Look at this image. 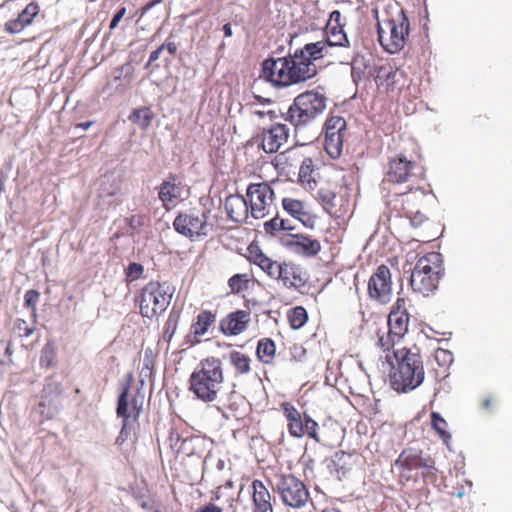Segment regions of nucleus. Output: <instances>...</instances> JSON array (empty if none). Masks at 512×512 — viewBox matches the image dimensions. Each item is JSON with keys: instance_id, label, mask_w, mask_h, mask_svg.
Masks as SVG:
<instances>
[{"instance_id": "nucleus-1", "label": "nucleus", "mask_w": 512, "mask_h": 512, "mask_svg": "<svg viewBox=\"0 0 512 512\" xmlns=\"http://www.w3.org/2000/svg\"><path fill=\"white\" fill-rule=\"evenodd\" d=\"M386 360L391 366L390 385L398 393H407L423 383L425 370L418 351L407 347L396 348L391 355H386Z\"/></svg>"}, {"instance_id": "nucleus-2", "label": "nucleus", "mask_w": 512, "mask_h": 512, "mask_svg": "<svg viewBox=\"0 0 512 512\" xmlns=\"http://www.w3.org/2000/svg\"><path fill=\"white\" fill-rule=\"evenodd\" d=\"M377 32L378 41L386 52L395 54L403 50L410 33V21L403 8L396 3L378 18Z\"/></svg>"}, {"instance_id": "nucleus-3", "label": "nucleus", "mask_w": 512, "mask_h": 512, "mask_svg": "<svg viewBox=\"0 0 512 512\" xmlns=\"http://www.w3.org/2000/svg\"><path fill=\"white\" fill-rule=\"evenodd\" d=\"M224 382L222 361L214 356L202 359L190 375V391L204 402L217 399Z\"/></svg>"}, {"instance_id": "nucleus-4", "label": "nucleus", "mask_w": 512, "mask_h": 512, "mask_svg": "<svg viewBox=\"0 0 512 512\" xmlns=\"http://www.w3.org/2000/svg\"><path fill=\"white\" fill-rule=\"evenodd\" d=\"M444 273L443 256L439 252H428L420 256L411 272L412 290L423 296L434 293Z\"/></svg>"}, {"instance_id": "nucleus-5", "label": "nucleus", "mask_w": 512, "mask_h": 512, "mask_svg": "<svg viewBox=\"0 0 512 512\" xmlns=\"http://www.w3.org/2000/svg\"><path fill=\"white\" fill-rule=\"evenodd\" d=\"M327 97L318 91H305L295 97L288 108L285 120L294 126L295 131L311 125L326 109Z\"/></svg>"}, {"instance_id": "nucleus-6", "label": "nucleus", "mask_w": 512, "mask_h": 512, "mask_svg": "<svg viewBox=\"0 0 512 512\" xmlns=\"http://www.w3.org/2000/svg\"><path fill=\"white\" fill-rule=\"evenodd\" d=\"M425 179V169L414 160L408 159L403 153L391 157L387 163L384 183L409 184V191L416 189L420 181Z\"/></svg>"}, {"instance_id": "nucleus-7", "label": "nucleus", "mask_w": 512, "mask_h": 512, "mask_svg": "<svg viewBox=\"0 0 512 512\" xmlns=\"http://www.w3.org/2000/svg\"><path fill=\"white\" fill-rule=\"evenodd\" d=\"M263 271L272 279L280 282L287 289L300 290L304 288L308 281L309 275L307 270L299 263L292 260H265Z\"/></svg>"}, {"instance_id": "nucleus-8", "label": "nucleus", "mask_w": 512, "mask_h": 512, "mask_svg": "<svg viewBox=\"0 0 512 512\" xmlns=\"http://www.w3.org/2000/svg\"><path fill=\"white\" fill-rule=\"evenodd\" d=\"M327 54V44L323 41L307 43L302 48L296 49L293 54L287 55L300 82H305L317 74L316 60L322 59Z\"/></svg>"}, {"instance_id": "nucleus-9", "label": "nucleus", "mask_w": 512, "mask_h": 512, "mask_svg": "<svg viewBox=\"0 0 512 512\" xmlns=\"http://www.w3.org/2000/svg\"><path fill=\"white\" fill-rule=\"evenodd\" d=\"M280 411L286 421L289 435L293 438L308 437L320 442L319 424L307 412H301L291 402L280 403Z\"/></svg>"}, {"instance_id": "nucleus-10", "label": "nucleus", "mask_w": 512, "mask_h": 512, "mask_svg": "<svg viewBox=\"0 0 512 512\" xmlns=\"http://www.w3.org/2000/svg\"><path fill=\"white\" fill-rule=\"evenodd\" d=\"M318 198L334 220L345 221L351 215L350 201L344 186L327 182L319 188Z\"/></svg>"}, {"instance_id": "nucleus-11", "label": "nucleus", "mask_w": 512, "mask_h": 512, "mask_svg": "<svg viewBox=\"0 0 512 512\" xmlns=\"http://www.w3.org/2000/svg\"><path fill=\"white\" fill-rule=\"evenodd\" d=\"M273 196L274 192L268 183H252L248 186L247 197L253 218L260 220L269 217L263 224H277V218L273 216Z\"/></svg>"}, {"instance_id": "nucleus-12", "label": "nucleus", "mask_w": 512, "mask_h": 512, "mask_svg": "<svg viewBox=\"0 0 512 512\" xmlns=\"http://www.w3.org/2000/svg\"><path fill=\"white\" fill-rule=\"evenodd\" d=\"M395 465L403 470H421L425 482L434 483L437 480V468L435 460L421 449L414 447L405 448L395 461Z\"/></svg>"}, {"instance_id": "nucleus-13", "label": "nucleus", "mask_w": 512, "mask_h": 512, "mask_svg": "<svg viewBox=\"0 0 512 512\" xmlns=\"http://www.w3.org/2000/svg\"><path fill=\"white\" fill-rule=\"evenodd\" d=\"M265 229L268 234L277 237L284 246L294 248L305 256H316L321 250L318 240L303 234H292L294 226H265Z\"/></svg>"}, {"instance_id": "nucleus-14", "label": "nucleus", "mask_w": 512, "mask_h": 512, "mask_svg": "<svg viewBox=\"0 0 512 512\" xmlns=\"http://www.w3.org/2000/svg\"><path fill=\"white\" fill-rule=\"evenodd\" d=\"M276 491L284 505L296 509L304 507L310 499L305 483L292 474L278 476Z\"/></svg>"}, {"instance_id": "nucleus-15", "label": "nucleus", "mask_w": 512, "mask_h": 512, "mask_svg": "<svg viewBox=\"0 0 512 512\" xmlns=\"http://www.w3.org/2000/svg\"><path fill=\"white\" fill-rule=\"evenodd\" d=\"M297 75L298 73L295 72L285 56L264 60L260 77L276 87H288L301 83Z\"/></svg>"}, {"instance_id": "nucleus-16", "label": "nucleus", "mask_w": 512, "mask_h": 512, "mask_svg": "<svg viewBox=\"0 0 512 512\" xmlns=\"http://www.w3.org/2000/svg\"><path fill=\"white\" fill-rule=\"evenodd\" d=\"M133 382V372L129 371L124 375L119 385L116 414L117 417L122 419V427L115 441V444L119 446L123 445L130 436L133 422L136 420L135 418L131 419V412L129 410V395Z\"/></svg>"}, {"instance_id": "nucleus-17", "label": "nucleus", "mask_w": 512, "mask_h": 512, "mask_svg": "<svg viewBox=\"0 0 512 512\" xmlns=\"http://www.w3.org/2000/svg\"><path fill=\"white\" fill-rule=\"evenodd\" d=\"M372 76L379 92L386 94L400 92L410 83L404 70L395 68L389 63L375 66Z\"/></svg>"}, {"instance_id": "nucleus-18", "label": "nucleus", "mask_w": 512, "mask_h": 512, "mask_svg": "<svg viewBox=\"0 0 512 512\" xmlns=\"http://www.w3.org/2000/svg\"><path fill=\"white\" fill-rule=\"evenodd\" d=\"M369 297L381 304H387L392 295L391 271L386 265H380L370 276L368 281Z\"/></svg>"}, {"instance_id": "nucleus-19", "label": "nucleus", "mask_w": 512, "mask_h": 512, "mask_svg": "<svg viewBox=\"0 0 512 512\" xmlns=\"http://www.w3.org/2000/svg\"><path fill=\"white\" fill-rule=\"evenodd\" d=\"M346 22L342 18V14L339 10H334L330 13L329 19L325 27V42L328 47L332 46H349V40L344 31Z\"/></svg>"}, {"instance_id": "nucleus-20", "label": "nucleus", "mask_w": 512, "mask_h": 512, "mask_svg": "<svg viewBox=\"0 0 512 512\" xmlns=\"http://www.w3.org/2000/svg\"><path fill=\"white\" fill-rule=\"evenodd\" d=\"M289 138V128L285 124L274 123L261 133L260 147L266 153H276Z\"/></svg>"}, {"instance_id": "nucleus-21", "label": "nucleus", "mask_w": 512, "mask_h": 512, "mask_svg": "<svg viewBox=\"0 0 512 512\" xmlns=\"http://www.w3.org/2000/svg\"><path fill=\"white\" fill-rule=\"evenodd\" d=\"M250 321V311L236 310L228 313L219 321V330L225 336H237L248 328Z\"/></svg>"}, {"instance_id": "nucleus-22", "label": "nucleus", "mask_w": 512, "mask_h": 512, "mask_svg": "<svg viewBox=\"0 0 512 512\" xmlns=\"http://www.w3.org/2000/svg\"><path fill=\"white\" fill-rule=\"evenodd\" d=\"M160 302V281H151L141 291L140 311L144 318L159 319L157 306Z\"/></svg>"}, {"instance_id": "nucleus-23", "label": "nucleus", "mask_w": 512, "mask_h": 512, "mask_svg": "<svg viewBox=\"0 0 512 512\" xmlns=\"http://www.w3.org/2000/svg\"><path fill=\"white\" fill-rule=\"evenodd\" d=\"M188 194L189 189L175 177L162 183V205L168 211L182 202Z\"/></svg>"}, {"instance_id": "nucleus-24", "label": "nucleus", "mask_w": 512, "mask_h": 512, "mask_svg": "<svg viewBox=\"0 0 512 512\" xmlns=\"http://www.w3.org/2000/svg\"><path fill=\"white\" fill-rule=\"evenodd\" d=\"M121 180L114 174H106L100 180L99 198L103 205L118 204L122 201Z\"/></svg>"}, {"instance_id": "nucleus-25", "label": "nucleus", "mask_w": 512, "mask_h": 512, "mask_svg": "<svg viewBox=\"0 0 512 512\" xmlns=\"http://www.w3.org/2000/svg\"><path fill=\"white\" fill-rule=\"evenodd\" d=\"M217 321V313L212 310H201L195 317L190 326V333L192 336V343L198 344L202 341L203 337L214 328Z\"/></svg>"}, {"instance_id": "nucleus-26", "label": "nucleus", "mask_w": 512, "mask_h": 512, "mask_svg": "<svg viewBox=\"0 0 512 512\" xmlns=\"http://www.w3.org/2000/svg\"><path fill=\"white\" fill-rule=\"evenodd\" d=\"M284 211L301 224H310L315 221V216L305 202L292 197H284L282 199Z\"/></svg>"}, {"instance_id": "nucleus-27", "label": "nucleus", "mask_w": 512, "mask_h": 512, "mask_svg": "<svg viewBox=\"0 0 512 512\" xmlns=\"http://www.w3.org/2000/svg\"><path fill=\"white\" fill-rule=\"evenodd\" d=\"M40 11L39 5L35 2L29 3L15 19H10L5 23V30L10 34H17L30 25L33 19Z\"/></svg>"}, {"instance_id": "nucleus-28", "label": "nucleus", "mask_w": 512, "mask_h": 512, "mask_svg": "<svg viewBox=\"0 0 512 512\" xmlns=\"http://www.w3.org/2000/svg\"><path fill=\"white\" fill-rule=\"evenodd\" d=\"M251 488L253 512H273L272 496L264 483L255 479Z\"/></svg>"}, {"instance_id": "nucleus-29", "label": "nucleus", "mask_w": 512, "mask_h": 512, "mask_svg": "<svg viewBox=\"0 0 512 512\" xmlns=\"http://www.w3.org/2000/svg\"><path fill=\"white\" fill-rule=\"evenodd\" d=\"M306 156L299 148H290L284 152L279 153L275 159V167L282 173L289 174L291 170H295L300 166L301 162Z\"/></svg>"}, {"instance_id": "nucleus-30", "label": "nucleus", "mask_w": 512, "mask_h": 512, "mask_svg": "<svg viewBox=\"0 0 512 512\" xmlns=\"http://www.w3.org/2000/svg\"><path fill=\"white\" fill-rule=\"evenodd\" d=\"M225 209L231 221L236 223L244 222L249 215V208L242 196L231 195L226 198Z\"/></svg>"}, {"instance_id": "nucleus-31", "label": "nucleus", "mask_w": 512, "mask_h": 512, "mask_svg": "<svg viewBox=\"0 0 512 512\" xmlns=\"http://www.w3.org/2000/svg\"><path fill=\"white\" fill-rule=\"evenodd\" d=\"M59 401H51L40 398L38 404L32 409L31 418L42 425L45 421L52 420L59 413Z\"/></svg>"}, {"instance_id": "nucleus-32", "label": "nucleus", "mask_w": 512, "mask_h": 512, "mask_svg": "<svg viewBox=\"0 0 512 512\" xmlns=\"http://www.w3.org/2000/svg\"><path fill=\"white\" fill-rule=\"evenodd\" d=\"M297 181L306 190H314L316 188L315 164L311 157H305L301 162Z\"/></svg>"}, {"instance_id": "nucleus-33", "label": "nucleus", "mask_w": 512, "mask_h": 512, "mask_svg": "<svg viewBox=\"0 0 512 512\" xmlns=\"http://www.w3.org/2000/svg\"><path fill=\"white\" fill-rule=\"evenodd\" d=\"M410 317L409 314L390 311L388 315L387 325L392 335L404 337L408 332Z\"/></svg>"}, {"instance_id": "nucleus-34", "label": "nucleus", "mask_w": 512, "mask_h": 512, "mask_svg": "<svg viewBox=\"0 0 512 512\" xmlns=\"http://www.w3.org/2000/svg\"><path fill=\"white\" fill-rule=\"evenodd\" d=\"M276 355V344L275 342L268 337L261 338L256 347V357L257 359L266 365H270L274 362Z\"/></svg>"}, {"instance_id": "nucleus-35", "label": "nucleus", "mask_w": 512, "mask_h": 512, "mask_svg": "<svg viewBox=\"0 0 512 512\" xmlns=\"http://www.w3.org/2000/svg\"><path fill=\"white\" fill-rule=\"evenodd\" d=\"M158 350L156 353L150 348L147 347L144 351L143 358V367L140 372L139 382L143 385L145 379L147 378L151 382V390H153V382L151 381L152 376L155 374V358L157 356Z\"/></svg>"}, {"instance_id": "nucleus-36", "label": "nucleus", "mask_w": 512, "mask_h": 512, "mask_svg": "<svg viewBox=\"0 0 512 512\" xmlns=\"http://www.w3.org/2000/svg\"><path fill=\"white\" fill-rule=\"evenodd\" d=\"M346 135H324V150L332 159L342 155Z\"/></svg>"}, {"instance_id": "nucleus-37", "label": "nucleus", "mask_w": 512, "mask_h": 512, "mask_svg": "<svg viewBox=\"0 0 512 512\" xmlns=\"http://www.w3.org/2000/svg\"><path fill=\"white\" fill-rule=\"evenodd\" d=\"M230 364L239 375H246L251 371V358L237 350H232L229 353Z\"/></svg>"}, {"instance_id": "nucleus-38", "label": "nucleus", "mask_w": 512, "mask_h": 512, "mask_svg": "<svg viewBox=\"0 0 512 512\" xmlns=\"http://www.w3.org/2000/svg\"><path fill=\"white\" fill-rule=\"evenodd\" d=\"M57 349L52 339H48L42 347L39 358V365L41 368L49 369L56 365Z\"/></svg>"}, {"instance_id": "nucleus-39", "label": "nucleus", "mask_w": 512, "mask_h": 512, "mask_svg": "<svg viewBox=\"0 0 512 512\" xmlns=\"http://www.w3.org/2000/svg\"><path fill=\"white\" fill-rule=\"evenodd\" d=\"M154 114L149 107H141L134 109L128 119L137 124L141 129H146L150 126Z\"/></svg>"}, {"instance_id": "nucleus-40", "label": "nucleus", "mask_w": 512, "mask_h": 512, "mask_svg": "<svg viewBox=\"0 0 512 512\" xmlns=\"http://www.w3.org/2000/svg\"><path fill=\"white\" fill-rule=\"evenodd\" d=\"M434 361L438 368H435L437 374L444 375L454 361L451 351L443 348H438L434 352Z\"/></svg>"}, {"instance_id": "nucleus-41", "label": "nucleus", "mask_w": 512, "mask_h": 512, "mask_svg": "<svg viewBox=\"0 0 512 512\" xmlns=\"http://www.w3.org/2000/svg\"><path fill=\"white\" fill-rule=\"evenodd\" d=\"M289 325L292 329L302 328L308 321L307 310L303 306H296L287 312Z\"/></svg>"}, {"instance_id": "nucleus-42", "label": "nucleus", "mask_w": 512, "mask_h": 512, "mask_svg": "<svg viewBox=\"0 0 512 512\" xmlns=\"http://www.w3.org/2000/svg\"><path fill=\"white\" fill-rule=\"evenodd\" d=\"M325 135H346L347 124L343 117L332 116L328 118L324 125Z\"/></svg>"}, {"instance_id": "nucleus-43", "label": "nucleus", "mask_w": 512, "mask_h": 512, "mask_svg": "<svg viewBox=\"0 0 512 512\" xmlns=\"http://www.w3.org/2000/svg\"><path fill=\"white\" fill-rule=\"evenodd\" d=\"M431 425L443 442L448 444L451 439V434L447 430L448 424L438 412L431 413Z\"/></svg>"}, {"instance_id": "nucleus-44", "label": "nucleus", "mask_w": 512, "mask_h": 512, "mask_svg": "<svg viewBox=\"0 0 512 512\" xmlns=\"http://www.w3.org/2000/svg\"><path fill=\"white\" fill-rule=\"evenodd\" d=\"M403 338L400 336L392 335L391 330H387L385 333H378L377 346L383 352H389L390 350H395L396 344H398Z\"/></svg>"}, {"instance_id": "nucleus-45", "label": "nucleus", "mask_w": 512, "mask_h": 512, "mask_svg": "<svg viewBox=\"0 0 512 512\" xmlns=\"http://www.w3.org/2000/svg\"><path fill=\"white\" fill-rule=\"evenodd\" d=\"M62 393V385L59 382L48 381L45 383L40 398L51 400V401H59V396Z\"/></svg>"}, {"instance_id": "nucleus-46", "label": "nucleus", "mask_w": 512, "mask_h": 512, "mask_svg": "<svg viewBox=\"0 0 512 512\" xmlns=\"http://www.w3.org/2000/svg\"><path fill=\"white\" fill-rule=\"evenodd\" d=\"M249 281L248 274H235L229 279L228 285L232 293L238 294L248 289Z\"/></svg>"}, {"instance_id": "nucleus-47", "label": "nucleus", "mask_w": 512, "mask_h": 512, "mask_svg": "<svg viewBox=\"0 0 512 512\" xmlns=\"http://www.w3.org/2000/svg\"><path fill=\"white\" fill-rule=\"evenodd\" d=\"M175 230L190 238L192 241L197 240L200 236L206 235L205 228L207 226H174Z\"/></svg>"}, {"instance_id": "nucleus-48", "label": "nucleus", "mask_w": 512, "mask_h": 512, "mask_svg": "<svg viewBox=\"0 0 512 512\" xmlns=\"http://www.w3.org/2000/svg\"><path fill=\"white\" fill-rule=\"evenodd\" d=\"M180 319V311L177 309H172L169 317L165 323V331L164 336L168 338V341L172 338L173 334L175 333L178 322Z\"/></svg>"}, {"instance_id": "nucleus-49", "label": "nucleus", "mask_w": 512, "mask_h": 512, "mask_svg": "<svg viewBox=\"0 0 512 512\" xmlns=\"http://www.w3.org/2000/svg\"><path fill=\"white\" fill-rule=\"evenodd\" d=\"M125 277L127 282H133L142 277L144 273V267L138 262H129L128 266L125 267Z\"/></svg>"}, {"instance_id": "nucleus-50", "label": "nucleus", "mask_w": 512, "mask_h": 512, "mask_svg": "<svg viewBox=\"0 0 512 512\" xmlns=\"http://www.w3.org/2000/svg\"><path fill=\"white\" fill-rule=\"evenodd\" d=\"M347 454L345 452H338L332 458L333 472H335L338 479H341L347 472L345 468V458Z\"/></svg>"}, {"instance_id": "nucleus-51", "label": "nucleus", "mask_w": 512, "mask_h": 512, "mask_svg": "<svg viewBox=\"0 0 512 512\" xmlns=\"http://www.w3.org/2000/svg\"><path fill=\"white\" fill-rule=\"evenodd\" d=\"M248 252H249V259L257 266H259L262 270H263V267H264V264H261L262 263V259H265V260H272L271 258H269L268 256H266L262 250L259 248L258 245L256 244H250L249 247H248Z\"/></svg>"}, {"instance_id": "nucleus-52", "label": "nucleus", "mask_w": 512, "mask_h": 512, "mask_svg": "<svg viewBox=\"0 0 512 512\" xmlns=\"http://www.w3.org/2000/svg\"><path fill=\"white\" fill-rule=\"evenodd\" d=\"M160 3V0H149L142 8L139 17V21L142 23H148L151 19H154V15L152 14V9ZM158 16L155 15V19Z\"/></svg>"}, {"instance_id": "nucleus-53", "label": "nucleus", "mask_w": 512, "mask_h": 512, "mask_svg": "<svg viewBox=\"0 0 512 512\" xmlns=\"http://www.w3.org/2000/svg\"><path fill=\"white\" fill-rule=\"evenodd\" d=\"M40 298V292L37 289H29L24 294V306L35 312L36 305Z\"/></svg>"}, {"instance_id": "nucleus-54", "label": "nucleus", "mask_w": 512, "mask_h": 512, "mask_svg": "<svg viewBox=\"0 0 512 512\" xmlns=\"http://www.w3.org/2000/svg\"><path fill=\"white\" fill-rule=\"evenodd\" d=\"M289 353H290L291 361H294V362L304 361L306 358V355H307L306 349L304 348V346L302 344H299V343L293 344L289 349Z\"/></svg>"}, {"instance_id": "nucleus-55", "label": "nucleus", "mask_w": 512, "mask_h": 512, "mask_svg": "<svg viewBox=\"0 0 512 512\" xmlns=\"http://www.w3.org/2000/svg\"><path fill=\"white\" fill-rule=\"evenodd\" d=\"M141 386L143 385L141 384ZM141 388L142 387L137 388L136 394L131 399V407L133 412L135 413V419L139 416L144 401V394L141 393Z\"/></svg>"}, {"instance_id": "nucleus-56", "label": "nucleus", "mask_w": 512, "mask_h": 512, "mask_svg": "<svg viewBox=\"0 0 512 512\" xmlns=\"http://www.w3.org/2000/svg\"><path fill=\"white\" fill-rule=\"evenodd\" d=\"M194 222L198 224H206L207 220L205 218L200 219L198 217H194L193 215L178 214L174 219L173 224H194Z\"/></svg>"}, {"instance_id": "nucleus-57", "label": "nucleus", "mask_w": 512, "mask_h": 512, "mask_svg": "<svg viewBox=\"0 0 512 512\" xmlns=\"http://www.w3.org/2000/svg\"><path fill=\"white\" fill-rule=\"evenodd\" d=\"M404 216L409 219L410 224H422L427 218L419 210L412 212L404 209Z\"/></svg>"}, {"instance_id": "nucleus-58", "label": "nucleus", "mask_w": 512, "mask_h": 512, "mask_svg": "<svg viewBox=\"0 0 512 512\" xmlns=\"http://www.w3.org/2000/svg\"><path fill=\"white\" fill-rule=\"evenodd\" d=\"M125 14H126L125 7H121L117 10V12L113 15V17L110 21V24H109L110 31L114 30L118 26L119 22L125 16Z\"/></svg>"}, {"instance_id": "nucleus-59", "label": "nucleus", "mask_w": 512, "mask_h": 512, "mask_svg": "<svg viewBox=\"0 0 512 512\" xmlns=\"http://www.w3.org/2000/svg\"><path fill=\"white\" fill-rule=\"evenodd\" d=\"M407 300L404 297H398L391 311H397L399 314H408L407 312Z\"/></svg>"}, {"instance_id": "nucleus-60", "label": "nucleus", "mask_w": 512, "mask_h": 512, "mask_svg": "<svg viewBox=\"0 0 512 512\" xmlns=\"http://www.w3.org/2000/svg\"><path fill=\"white\" fill-rule=\"evenodd\" d=\"M195 512H223L222 508L212 502L199 507Z\"/></svg>"}, {"instance_id": "nucleus-61", "label": "nucleus", "mask_w": 512, "mask_h": 512, "mask_svg": "<svg viewBox=\"0 0 512 512\" xmlns=\"http://www.w3.org/2000/svg\"><path fill=\"white\" fill-rule=\"evenodd\" d=\"M2 350H3V355L5 357H7L6 360L12 359V354H13V344H12V341L5 342V345H4Z\"/></svg>"}, {"instance_id": "nucleus-62", "label": "nucleus", "mask_w": 512, "mask_h": 512, "mask_svg": "<svg viewBox=\"0 0 512 512\" xmlns=\"http://www.w3.org/2000/svg\"><path fill=\"white\" fill-rule=\"evenodd\" d=\"M160 55V47H158L157 49H155L151 54H150V57H149V60H148V63L146 65V67H150L152 65L153 62H155L158 57Z\"/></svg>"}, {"instance_id": "nucleus-63", "label": "nucleus", "mask_w": 512, "mask_h": 512, "mask_svg": "<svg viewBox=\"0 0 512 512\" xmlns=\"http://www.w3.org/2000/svg\"><path fill=\"white\" fill-rule=\"evenodd\" d=\"M492 404H493V399L491 397H486L485 399H483L482 407L485 410H490L492 407Z\"/></svg>"}, {"instance_id": "nucleus-64", "label": "nucleus", "mask_w": 512, "mask_h": 512, "mask_svg": "<svg viewBox=\"0 0 512 512\" xmlns=\"http://www.w3.org/2000/svg\"><path fill=\"white\" fill-rule=\"evenodd\" d=\"M223 32H224L225 37H231L232 36V28H231L230 23H226L223 26Z\"/></svg>"}]
</instances>
